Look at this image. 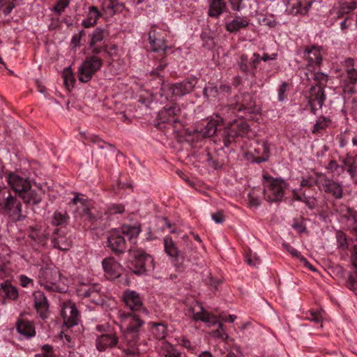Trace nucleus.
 Masks as SVG:
<instances>
[{"instance_id": "1", "label": "nucleus", "mask_w": 357, "mask_h": 357, "mask_svg": "<svg viewBox=\"0 0 357 357\" xmlns=\"http://www.w3.org/2000/svg\"><path fill=\"white\" fill-rule=\"evenodd\" d=\"M122 298L130 312L119 310L118 312L120 327L123 332V341L120 348L135 352L137 351V342L139 341L140 329L144 324L142 316L148 315L149 311L144 307L140 295L135 291H124Z\"/></svg>"}, {"instance_id": "2", "label": "nucleus", "mask_w": 357, "mask_h": 357, "mask_svg": "<svg viewBox=\"0 0 357 357\" xmlns=\"http://www.w3.org/2000/svg\"><path fill=\"white\" fill-rule=\"evenodd\" d=\"M9 187L23 200L30 205H38L42 201L43 193L40 190L33 189L28 177L20 175L17 172H9L6 177Z\"/></svg>"}, {"instance_id": "3", "label": "nucleus", "mask_w": 357, "mask_h": 357, "mask_svg": "<svg viewBox=\"0 0 357 357\" xmlns=\"http://www.w3.org/2000/svg\"><path fill=\"white\" fill-rule=\"evenodd\" d=\"M73 194L74 197L69 202V205L75 206L74 210L75 217L80 218L91 225H97L98 221L103 218L102 213L93 207L92 201L86 195L76 192Z\"/></svg>"}, {"instance_id": "4", "label": "nucleus", "mask_w": 357, "mask_h": 357, "mask_svg": "<svg viewBox=\"0 0 357 357\" xmlns=\"http://www.w3.org/2000/svg\"><path fill=\"white\" fill-rule=\"evenodd\" d=\"M0 213L8 216L14 222L25 218V215L22 214L21 202L15 196H13L7 188L0 189Z\"/></svg>"}, {"instance_id": "5", "label": "nucleus", "mask_w": 357, "mask_h": 357, "mask_svg": "<svg viewBox=\"0 0 357 357\" xmlns=\"http://www.w3.org/2000/svg\"><path fill=\"white\" fill-rule=\"evenodd\" d=\"M191 316L195 321H202L208 324V325L213 326L218 323V328L211 331V335L215 338L221 339L225 341L228 338L227 334L224 329V325L218 322V318L207 312L200 303H196L190 309Z\"/></svg>"}, {"instance_id": "6", "label": "nucleus", "mask_w": 357, "mask_h": 357, "mask_svg": "<svg viewBox=\"0 0 357 357\" xmlns=\"http://www.w3.org/2000/svg\"><path fill=\"white\" fill-rule=\"evenodd\" d=\"M140 230L136 227L124 226L123 231H112L107 237V245L116 254L123 253L126 250V236L129 240L135 238Z\"/></svg>"}, {"instance_id": "7", "label": "nucleus", "mask_w": 357, "mask_h": 357, "mask_svg": "<svg viewBox=\"0 0 357 357\" xmlns=\"http://www.w3.org/2000/svg\"><path fill=\"white\" fill-rule=\"evenodd\" d=\"M38 283L50 292H61L59 287L60 274L58 268L53 264L42 266L38 272Z\"/></svg>"}, {"instance_id": "8", "label": "nucleus", "mask_w": 357, "mask_h": 357, "mask_svg": "<svg viewBox=\"0 0 357 357\" xmlns=\"http://www.w3.org/2000/svg\"><path fill=\"white\" fill-rule=\"evenodd\" d=\"M354 60L351 58L345 60V71L341 75L340 86L342 89L344 99L356 96L355 85L357 83V70L354 68Z\"/></svg>"}, {"instance_id": "9", "label": "nucleus", "mask_w": 357, "mask_h": 357, "mask_svg": "<svg viewBox=\"0 0 357 357\" xmlns=\"http://www.w3.org/2000/svg\"><path fill=\"white\" fill-rule=\"evenodd\" d=\"M123 333V332L121 331ZM123 341V336L121 337V341H119V337L115 333H106L97 335L96 338V349L100 352L105 351L107 349H112L117 347L119 349L122 350L123 352L130 355L127 357H138L136 354L140 353L142 349L139 348V341L137 342V351L135 352H130L128 350H124L120 348V346Z\"/></svg>"}, {"instance_id": "10", "label": "nucleus", "mask_w": 357, "mask_h": 357, "mask_svg": "<svg viewBox=\"0 0 357 357\" xmlns=\"http://www.w3.org/2000/svg\"><path fill=\"white\" fill-rule=\"evenodd\" d=\"M259 108L256 105V103L252 98V96L248 93L241 94L238 98V102L236 104H231L221 109V113L223 116H227L229 118L236 112H243L245 114H254L259 112Z\"/></svg>"}, {"instance_id": "11", "label": "nucleus", "mask_w": 357, "mask_h": 357, "mask_svg": "<svg viewBox=\"0 0 357 357\" xmlns=\"http://www.w3.org/2000/svg\"><path fill=\"white\" fill-rule=\"evenodd\" d=\"M264 192L266 199L270 202H280L284 197L287 183L278 178L264 176Z\"/></svg>"}, {"instance_id": "12", "label": "nucleus", "mask_w": 357, "mask_h": 357, "mask_svg": "<svg viewBox=\"0 0 357 357\" xmlns=\"http://www.w3.org/2000/svg\"><path fill=\"white\" fill-rule=\"evenodd\" d=\"M103 61L98 56H86L78 69V79L82 83L89 82L94 74L100 70Z\"/></svg>"}, {"instance_id": "13", "label": "nucleus", "mask_w": 357, "mask_h": 357, "mask_svg": "<svg viewBox=\"0 0 357 357\" xmlns=\"http://www.w3.org/2000/svg\"><path fill=\"white\" fill-rule=\"evenodd\" d=\"M130 252L133 257L130 268L134 273L140 275L153 270L154 261L151 255L141 250Z\"/></svg>"}, {"instance_id": "14", "label": "nucleus", "mask_w": 357, "mask_h": 357, "mask_svg": "<svg viewBox=\"0 0 357 357\" xmlns=\"http://www.w3.org/2000/svg\"><path fill=\"white\" fill-rule=\"evenodd\" d=\"M250 130V126L243 119L229 121L223 132V141L225 146H229L236 137H243Z\"/></svg>"}, {"instance_id": "15", "label": "nucleus", "mask_w": 357, "mask_h": 357, "mask_svg": "<svg viewBox=\"0 0 357 357\" xmlns=\"http://www.w3.org/2000/svg\"><path fill=\"white\" fill-rule=\"evenodd\" d=\"M197 83L196 77H189L179 83L164 84L162 90L165 92L168 91L173 96L181 97L190 93Z\"/></svg>"}, {"instance_id": "16", "label": "nucleus", "mask_w": 357, "mask_h": 357, "mask_svg": "<svg viewBox=\"0 0 357 357\" xmlns=\"http://www.w3.org/2000/svg\"><path fill=\"white\" fill-rule=\"evenodd\" d=\"M323 48L318 45H311L307 47L303 53V57L307 61L306 64V70H310V68H317L322 63L321 51Z\"/></svg>"}, {"instance_id": "17", "label": "nucleus", "mask_w": 357, "mask_h": 357, "mask_svg": "<svg viewBox=\"0 0 357 357\" xmlns=\"http://www.w3.org/2000/svg\"><path fill=\"white\" fill-rule=\"evenodd\" d=\"M61 315L63 324L68 328L78 324L79 313L75 304L71 301L66 302L62 305Z\"/></svg>"}, {"instance_id": "18", "label": "nucleus", "mask_w": 357, "mask_h": 357, "mask_svg": "<svg viewBox=\"0 0 357 357\" xmlns=\"http://www.w3.org/2000/svg\"><path fill=\"white\" fill-rule=\"evenodd\" d=\"M100 290V287L98 284H84L77 289V294L79 297L89 298L92 303L99 305L102 303Z\"/></svg>"}, {"instance_id": "19", "label": "nucleus", "mask_w": 357, "mask_h": 357, "mask_svg": "<svg viewBox=\"0 0 357 357\" xmlns=\"http://www.w3.org/2000/svg\"><path fill=\"white\" fill-rule=\"evenodd\" d=\"M326 96L322 86H312L310 89L308 103L314 114L318 109H321L325 101Z\"/></svg>"}, {"instance_id": "20", "label": "nucleus", "mask_w": 357, "mask_h": 357, "mask_svg": "<svg viewBox=\"0 0 357 357\" xmlns=\"http://www.w3.org/2000/svg\"><path fill=\"white\" fill-rule=\"evenodd\" d=\"M16 331L26 340L36 336V327L34 323L26 318L19 317L15 324Z\"/></svg>"}, {"instance_id": "21", "label": "nucleus", "mask_w": 357, "mask_h": 357, "mask_svg": "<svg viewBox=\"0 0 357 357\" xmlns=\"http://www.w3.org/2000/svg\"><path fill=\"white\" fill-rule=\"evenodd\" d=\"M102 267L106 277L109 280H114L121 276L123 273V267L114 258L105 259L102 262Z\"/></svg>"}, {"instance_id": "22", "label": "nucleus", "mask_w": 357, "mask_h": 357, "mask_svg": "<svg viewBox=\"0 0 357 357\" xmlns=\"http://www.w3.org/2000/svg\"><path fill=\"white\" fill-rule=\"evenodd\" d=\"M229 117L227 116H223L222 113L217 114L215 117L208 121L206 125L200 129L199 132L203 137H211L217 132L218 126L224 121H227Z\"/></svg>"}, {"instance_id": "23", "label": "nucleus", "mask_w": 357, "mask_h": 357, "mask_svg": "<svg viewBox=\"0 0 357 357\" xmlns=\"http://www.w3.org/2000/svg\"><path fill=\"white\" fill-rule=\"evenodd\" d=\"M321 185L326 193L331 195L335 199L342 198L343 189L339 183L325 177L321 180Z\"/></svg>"}, {"instance_id": "24", "label": "nucleus", "mask_w": 357, "mask_h": 357, "mask_svg": "<svg viewBox=\"0 0 357 357\" xmlns=\"http://www.w3.org/2000/svg\"><path fill=\"white\" fill-rule=\"evenodd\" d=\"M181 109L177 104H172L171 105L165 106L158 114L159 120L162 123H168L172 120L173 122H176L174 116L179 114Z\"/></svg>"}, {"instance_id": "25", "label": "nucleus", "mask_w": 357, "mask_h": 357, "mask_svg": "<svg viewBox=\"0 0 357 357\" xmlns=\"http://www.w3.org/2000/svg\"><path fill=\"white\" fill-rule=\"evenodd\" d=\"M34 300V306L39 313L40 317L43 319L47 317V312L48 308L47 300L41 291H36L33 294Z\"/></svg>"}, {"instance_id": "26", "label": "nucleus", "mask_w": 357, "mask_h": 357, "mask_svg": "<svg viewBox=\"0 0 357 357\" xmlns=\"http://www.w3.org/2000/svg\"><path fill=\"white\" fill-rule=\"evenodd\" d=\"M18 291L8 280L0 284V300L4 303L6 299L15 300L18 298Z\"/></svg>"}, {"instance_id": "27", "label": "nucleus", "mask_w": 357, "mask_h": 357, "mask_svg": "<svg viewBox=\"0 0 357 357\" xmlns=\"http://www.w3.org/2000/svg\"><path fill=\"white\" fill-rule=\"evenodd\" d=\"M249 24L250 22L248 17L236 15L232 20L226 24L225 28L230 33H236L248 27Z\"/></svg>"}, {"instance_id": "28", "label": "nucleus", "mask_w": 357, "mask_h": 357, "mask_svg": "<svg viewBox=\"0 0 357 357\" xmlns=\"http://www.w3.org/2000/svg\"><path fill=\"white\" fill-rule=\"evenodd\" d=\"M209 7L208 10V15L213 17L218 18L222 13L227 12L228 8L225 0H208Z\"/></svg>"}, {"instance_id": "29", "label": "nucleus", "mask_w": 357, "mask_h": 357, "mask_svg": "<svg viewBox=\"0 0 357 357\" xmlns=\"http://www.w3.org/2000/svg\"><path fill=\"white\" fill-rule=\"evenodd\" d=\"M287 8L286 12L289 15L294 16L296 15H307L312 6V2H307L305 5H303L301 1H298L296 3L290 4L287 3Z\"/></svg>"}, {"instance_id": "30", "label": "nucleus", "mask_w": 357, "mask_h": 357, "mask_svg": "<svg viewBox=\"0 0 357 357\" xmlns=\"http://www.w3.org/2000/svg\"><path fill=\"white\" fill-rule=\"evenodd\" d=\"M54 248L61 250H68L72 245V240L64 234L57 233L52 239Z\"/></svg>"}, {"instance_id": "31", "label": "nucleus", "mask_w": 357, "mask_h": 357, "mask_svg": "<svg viewBox=\"0 0 357 357\" xmlns=\"http://www.w3.org/2000/svg\"><path fill=\"white\" fill-rule=\"evenodd\" d=\"M164 248L167 255L173 260L177 261L179 257H183L181 252L178 250L172 237L165 236L164 238Z\"/></svg>"}, {"instance_id": "32", "label": "nucleus", "mask_w": 357, "mask_h": 357, "mask_svg": "<svg viewBox=\"0 0 357 357\" xmlns=\"http://www.w3.org/2000/svg\"><path fill=\"white\" fill-rule=\"evenodd\" d=\"M151 331L153 337L159 340H163L167 335V326L164 322H151Z\"/></svg>"}, {"instance_id": "33", "label": "nucleus", "mask_w": 357, "mask_h": 357, "mask_svg": "<svg viewBox=\"0 0 357 357\" xmlns=\"http://www.w3.org/2000/svg\"><path fill=\"white\" fill-rule=\"evenodd\" d=\"M316 68H310V70H306L305 72V77L307 81L311 79L314 80L317 82V86H320L324 88L328 82V75L320 72H315Z\"/></svg>"}, {"instance_id": "34", "label": "nucleus", "mask_w": 357, "mask_h": 357, "mask_svg": "<svg viewBox=\"0 0 357 357\" xmlns=\"http://www.w3.org/2000/svg\"><path fill=\"white\" fill-rule=\"evenodd\" d=\"M149 43L152 50L155 52L165 53L169 49L165 38L155 39L154 33L149 34Z\"/></svg>"}, {"instance_id": "35", "label": "nucleus", "mask_w": 357, "mask_h": 357, "mask_svg": "<svg viewBox=\"0 0 357 357\" xmlns=\"http://www.w3.org/2000/svg\"><path fill=\"white\" fill-rule=\"evenodd\" d=\"M178 345L185 349L189 353L197 355L199 353V345L195 342H191L185 335L178 337L176 339Z\"/></svg>"}, {"instance_id": "36", "label": "nucleus", "mask_w": 357, "mask_h": 357, "mask_svg": "<svg viewBox=\"0 0 357 357\" xmlns=\"http://www.w3.org/2000/svg\"><path fill=\"white\" fill-rule=\"evenodd\" d=\"M109 33L107 30L101 28H96L90 35L89 46L100 45L105 43V40L108 37Z\"/></svg>"}, {"instance_id": "37", "label": "nucleus", "mask_w": 357, "mask_h": 357, "mask_svg": "<svg viewBox=\"0 0 357 357\" xmlns=\"http://www.w3.org/2000/svg\"><path fill=\"white\" fill-rule=\"evenodd\" d=\"M103 8L106 12L112 15L116 13H121L125 8L124 3L119 0H106L103 3Z\"/></svg>"}, {"instance_id": "38", "label": "nucleus", "mask_w": 357, "mask_h": 357, "mask_svg": "<svg viewBox=\"0 0 357 357\" xmlns=\"http://www.w3.org/2000/svg\"><path fill=\"white\" fill-rule=\"evenodd\" d=\"M160 355V357H182L181 352L167 342H162Z\"/></svg>"}, {"instance_id": "39", "label": "nucleus", "mask_w": 357, "mask_h": 357, "mask_svg": "<svg viewBox=\"0 0 357 357\" xmlns=\"http://www.w3.org/2000/svg\"><path fill=\"white\" fill-rule=\"evenodd\" d=\"M238 66L241 72L246 75L255 76V71L252 67L251 60L248 59L247 55L243 54L241 56L238 61Z\"/></svg>"}, {"instance_id": "40", "label": "nucleus", "mask_w": 357, "mask_h": 357, "mask_svg": "<svg viewBox=\"0 0 357 357\" xmlns=\"http://www.w3.org/2000/svg\"><path fill=\"white\" fill-rule=\"evenodd\" d=\"M12 272L13 268L9 257L0 255V278L10 277Z\"/></svg>"}, {"instance_id": "41", "label": "nucleus", "mask_w": 357, "mask_h": 357, "mask_svg": "<svg viewBox=\"0 0 357 357\" xmlns=\"http://www.w3.org/2000/svg\"><path fill=\"white\" fill-rule=\"evenodd\" d=\"M257 22L261 26H268L269 29L275 28L278 24L275 16L271 13H259Z\"/></svg>"}, {"instance_id": "42", "label": "nucleus", "mask_w": 357, "mask_h": 357, "mask_svg": "<svg viewBox=\"0 0 357 357\" xmlns=\"http://www.w3.org/2000/svg\"><path fill=\"white\" fill-rule=\"evenodd\" d=\"M255 154H253L252 162L261 163L268 160V148L266 144H261L258 148L255 149Z\"/></svg>"}, {"instance_id": "43", "label": "nucleus", "mask_w": 357, "mask_h": 357, "mask_svg": "<svg viewBox=\"0 0 357 357\" xmlns=\"http://www.w3.org/2000/svg\"><path fill=\"white\" fill-rule=\"evenodd\" d=\"M100 16V13L96 7H90L87 15V18L82 22L83 26L85 28H89L91 26H93L96 23L97 20Z\"/></svg>"}, {"instance_id": "44", "label": "nucleus", "mask_w": 357, "mask_h": 357, "mask_svg": "<svg viewBox=\"0 0 357 357\" xmlns=\"http://www.w3.org/2000/svg\"><path fill=\"white\" fill-rule=\"evenodd\" d=\"M69 215L66 211H56L52 216V223L55 226H65L68 223Z\"/></svg>"}, {"instance_id": "45", "label": "nucleus", "mask_w": 357, "mask_h": 357, "mask_svg": "<svg viewBox=\"0 0 357 357\" xmlns=\"http://www.w3.org/2000/svg\"><path fill=\"white\" fill-rule=\"evenodd\" d=\"M342 163L347 167V172L351 176H357V155L356 157L347 156L342 160Z\"/></svg>"}, {"instance_id": "46", "label": "nucleus", "mask_w": 357, "mask_h": 357, "mask_svg": "<svg viewBox=\"0 0 357 357\" xmlns=\"http://www.w3.org/2000/svg\"><path fill=\"white\" fill-rule=\"evenodd\" d=\"M17 0H0V15L7 16L17 5Z\"/></svg>"}, {"instance_id": "47", "label": "nucleus", "mask_w": 357, "mask_h": 357, "mask_svg": "<svg viewBox=\"0 0 357 357\" xmlns=\"http://www.w3.org/2000/svg\"><path fill=\"white\" fill-rule=\"evenodd\" d=\"M342 13L349 14L357 8V2L354 0H338Z\"/></svg>"}, {"instance_id": "48", "label": "nucleus", "mask_w": 357, "mask_h": 357, "mask_svg": "<svg viewBox=\"0 0 357 357\" xmlns=\"http://www.w3.org/2000/svg\"><path fill=\"white\" fill-rule=\"evenodd\" d=\"M344 100L345 107L350 109L354 119L357 121V96H354Z\"/></svg>"}, {"instance_id": "49", "label": "nucleus", "mask_w": 357, "mask_h": 357, "mask_svg": "<svg viewBox=\"0 0 357 357\" xmlns=\"http://www.w3.org/2000/svg\"><path fill=\"white\" fill-rule=\"evenodd\" d=\"M331 123V120L326 117H319L314 126L312 133H320L325 130Z\"/></svg>"}, {"instance_id": "50", "label": "nucleus", "mask_w": 357, "mask_h": 357, "mask_svg": "<svg viewBox=\"0 0 357 357\" xmlns=\"http://www.w3.org/2000/svg\"><path fill=\"white\" fill-rule=\"evenodd\" d=\"M63 81L66 86L69 89L70 87H73V85L75 82V79L74 78L73 72L70 68H67L63 71Z\"/></svg>"}, {"instance_id": "51", "label": "nucleus", "mask_w": 357, "mask_h": 357, "mask_svg": "<svg viewBox=\"0 0 357 357\" xmlns=\"http://www.w3.org/2000/svg\"><path fill=\"white\" fill-rule=\"evenodd\" d=\"M289 84L284 82L278 89V100L279 102H284L287 98V90Z\"/></svg>"}, {"instance_id": "52", "label": "nucleus", "mask_w": 357, "mask_h": 357, "mask_svg": "<svg viewBox=\"0 0 357 357\" xmlns=\"http://www.w3.org/2000/svg\"><path fill=\"white\" fill-rule=\"evenodd\" d=\"M282 246L285 249V250H287L288 252H289L293 257L300 259L301 261H304L305 264H308L306 259L304 258L301 255V252L298 250H297L296 248H294V247H292L291 245H290L288 243H283Z\"/></svg>"}, {"instance_id": "53", "label": "nucleus", "mask_w": 357, "mask_h": 357, "mask_svg": "<svg viewBox=\"0 0 357 357\" xmlns=\"http://www.w3.org/2000/svg\"><path fill=\"white\" fill-rule=\"evenodd\" d=\"M317 183V178L312 176H303L301 181V186L310 188L314 187Z\"/></svg>"}, {"instance_id": "54", "label": "nucleus", "mask_w": 357, "mask_h": 357, "mask_svg": "<svg viewBox=\"0 0 357 357\" xmlns=\"http://www.w3.org/2000/svg\"><path fill=\"white\" fill-rule=\"evenodd\" d=\"M70 0H57L56 4L53 7L52 10L55 11L58 15H61L68 6Z\"/></svg>"}, {"instance_id": "55", "label": "nucleus", "mask_w": 357, "mask_h": 357, "mask_svg": "<svg viewBox=\"0 0 357 357\" xmlns=\"http://www.w3.org/2000/svg\"><path fill=\"white\" fill-rule=\"evenodd\" d=\"M91 49V56H97L102 52L109 53L108 45L102 44V45H95L93 46H89Z\"/></svg>"}, {"instance_id": "56", "label": "nucleus", "mask_w": 357, "mask_h": 357, "mask_svg": "<svg viewBox=\"0 0 357 357\" xmlns=\"http://www.w3.org/2000/svg\"><path fill=\"white\" fill-rule=\"evenodd\" d=\"M307 319L319 324L322 322V316L319 312L310 311L307 313Z\"/></svg>"}, {"instance_id": "57", "label": "nucleus", "mask_w": 357, "mask_h": 357, "mask_svg": "<svg viewBox=\"0 0 357 357\" xmlns=\"http://www.w3.org/2000/svg\"><path fill=\"white\" fill-rule=\"evenodd\" d=\"M124 211V206L120 204H113L107 209V213L110 215L122 213Z\"/></svg>"}, {"instance_id": "58", "label": "nucleus", "mask_w": 357, "mask_h": 357, "mask_svg": "<svg viewBox=\"0 0 357 357\" xmlns=\"http://www.w3.org/2000/svg\"><path fill=\"white\" fill-rule=\"evenodd\" d=\"M30 236L34 241L38 242V243H40V244H42V245L45 243V240L47 238V236L44 232L42 233L41 234H38L37 233L32 232L30 234Z\"/></svg>"}, {"instance_id": "59", "label": "nucleus", "mask_w": 357, "mask_h": 357, "mask_svg": "<svg viewBox=\"0 0 357 357\" xmlns=\"http://www.w3.org/2000/svg\"><path fill=\"white\" fill-rule=\"evenodd\" d=\"M20 284L23 287H27L29 285H33V280L24 275L19 276Z\"/></svg>"}, {"instance_id": "60", "label": "nucleus", "mask_w": 357, "mask_h": 357, "mask_svg": "<svg viewBox=\"0 0 357 357\" xmlns=\"http://www.w3.org/2000/svg\"><path fill=\"white\" fill-rule=\"evenodd\" d=\"M211 218L213 220L218 224L222 223L225 220V215L222 211H217L214 213H212Z\"/></svg>"}, {"instance_id": "61", "label": "nucleus", "mask_w": 357, "mask_h": 357, "mask_svg": "<svg viewBox=\"0 0 357 357\" xmlns=\"http://www.w3.org/2000/svg\"><path fill=\"white\" fill-rule=\"evenodd\" d=\"M44 357H54V351L52 347L49 344H45L41 348Z\"/></svg>"}, {"instance_id": "62", "label": "nucleus", "mask_w": 357, "mask_h": 357, "mask_svg": "<svg viewBox=\"0 0 357 357\" xmlns=\"http://www.w3.org/2000/svg\"><path fill=\"white\" fill-rule=\"evenodd\" d=\"M303 202L311 209L314 208L317 204V200L314 197L305 196Z\"/></svg>"}, {"instance_id": "63", "label": "nucleus", "mask_w": 357, "mask_h": 357, "mask_svg": "<svg viewBox=\"0 0 357 357\" xmlns=\"http://www.w3.org/2000/svg\"><path fill=\"white\" fill-rule=\"evenodd\" d=\"M337 241L339 243V247L342 248H345L347 247V239L345 237V234L342 232L337 234Z\"/></svg>"}, {"instance_id": "64", "label": "nucleus", "mask_w": 357, "mask_h": 357, "mask_svg": "<svg viewBox=\"0 0 357 357\" xmlns=\"http://www.w3.org/2000/svg\"><path fill=\"white\" fill-rule=\"evenodd\" d=\"M347 286L351 290H357V282L353 276L350 275L347 282Z\"/></svg>"}]
</instances>
